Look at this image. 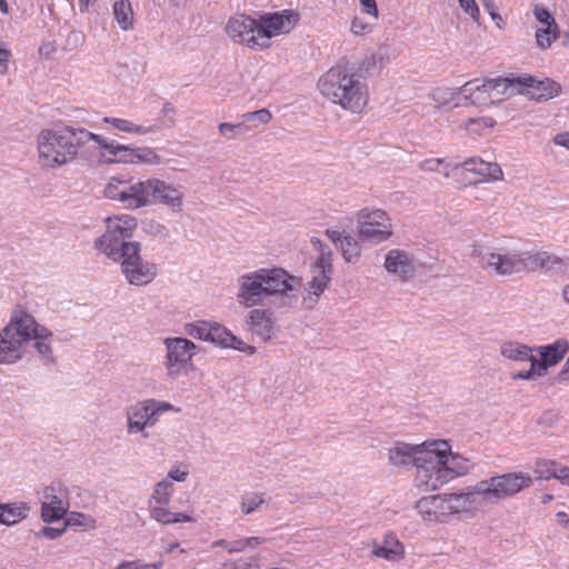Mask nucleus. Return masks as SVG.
<instances>
[{
    "instance_id": "nucleus-1",
    "label": "nucleus",
    "mask_w": 569,
    "mask_h": 569,
    "mask_svg": "<svg viewBox=\"0 0 569 569\" xmlns=\"http://www.w3.org/2000/svg\"><path fill=\"white\" fill-rule=\"evenodd\" d=\"M104 233L96 240V248L109 259L120 262L121 272L131 286H147L157 274L154 262L141 257V244L132 241L138 221L131 214L109 217Z\"/></svg>"
},
{
    "instance_id": "nucleus-2",
    "label": "nucleus",
    "mask_w": 569,
    "mask_h": 569,
    "mask_svg": "<svg viewBox=\"0 0 569 569\" xmlns=\"http://www.w3.org/2000/svg\"><path fill=\"white\" fill-rule=\"evenodd\" d=\"M300 279L280 267L260 268L237 279V302L243 308L263 306L290 307L298 300Z\"/></svg>"
},
{
    "instance_id": "nucleus-3",
    "label": "nucleus",
    "mask_w": 569,
    "mask_h": 569,
    "mask_svg": "<svg viewBox=\"0 0 569 569\" xmlns=\"http://www.w3.org/2000/svg\"><path fill=\"white\" fill-rule=\"evenodd\" d=\"M320 93L332 103L351 113H360L369 100L368 84L348 68V59H340L318 80Z\"/></svg>"
},
{
    "instance_id": "nucleus-4",
    "label": "nucleus",
    "mask_w": 569,
    "mask_h": 569,
    "mask_svg": "<svg viewBox=\"0 0 569 569\" xmlns=\"http://www.w3.org/2000/svg\"><path fill=\"white\" fill-rule=\"evenodd\" d=\"M88 138L92 136L84 128L42 129L37 137L38 163L53 170L73 162Z\"/></svg>"
},
{
    "instance_id": "nucleus-5",
    "label": "nucleus",
    "mask_w": 569,
    "mask_h": 569,
    "mask_svg": "<svg viewBox=\"0 0 569 569\" xmlns=\"http://www.w3.org/2000/svg\"><path fill=\"white\" fill-rule=\"evenodd\" d=\"M533 485L532 477L522 471L496 473L478 481L479 493L487 506H497L500 502L516 497Z\"/></svg>"
},
{
    "instance_id": "nucleus-6",
    "label": "nucleus",
    "mask_w": 569,
    "mask_h": 569,
    "mask_svg": "<svg viewBox=\"0 0 569 569\" xmlns=\"http://www.w3.org/2000/svg\"><path fill=\"white\" fill-rule=\"evenodd\" d=\"M33 325V316L18 310L16 311L8 325L0 330V365L16 363L22 359L24 355V343L30 341L31 329Z\"/></svg>"
},
{
    "instance_id": "nucleus-7",
    "label": "nucleus",
    "mask_w": 569,
    "mask_h": 569,
    "mask_svg": "<svg viewBox=\"0 0 569 569\" xmlns=\"http://www.w3.org/2000/svg\"><path fill=\"white\" fill-rule=\"evenodd\" d=\"M180 410V408L167 401L153 398L140 400L126 409L127 433H141L143 438H148L149 435L146 432V429L154 427L159 421L160 415L168 411L178 413Z\"/></svg>"
},
{
    "instance_id": "nucleus-8",
    "label": "nucleus",
    "mask_w": 569,
    "mask_h": 569,
    "mask_svg": "<svg viewBox=\"0 0 569 569\" xmlns=\"http://www.w3.org/2000/svg\"><path fill=\"white\" fill-rule=\"evenodd\" d=\"M149 183L150 179L136 181L113 177L104 188V196L126 209H139L149 204Z\"/></svg>"
},
{
    "instance_id": "nucleus-9",
    "label": "nucleus",
    "mask_w": 569,
    "mask_h": 569,
    "mask_svg": "<svg viewBox=\"0 0 569 569\" xmlns=\"http://www.w3.org/2000/svg\"><path fill=\"white\" fill-rule=\"evenodd\" d=\"M313 243L318 246L319 254L316 261L310 266L312 277L305 287L307 296L303 298V303L308 308H312L318 302L320 296L328 288L333 274L332 252L330 248L320 240Z\"/></svg>"
},
{
    "instance_id": "nucleus-10",
    "label": "nucleus",
    "mask_w": 569,
    "mask_h": 569,
    "mask_svg": "<svg viewBox=\"0 0 569 569\" xmlns=\"http://www.w3.org/2000/svg\"><path fill=\"white\" fill-rule=\"evenodd\" d=\"M471 256L482 269L496 276L520 273V251H496L490 247L473 244Z\"/></svg>"
},
{
    "instance_id": "nucleus-11",
    "label": "nucleus",
    "mask_w": 569,
    "mask_h": 569,
    "mask_svg": "<svg viewBox=\"0 0 569 569\" xmlns=\"http://www.w3.org/2000/svg\"><path fill=\"white\" fill-rule=\"evenodd\" d=\"M357 220L359 237L363 241L378 244L393 234L391 218L381 209H361Z\"/></svg>"
},
{
    "instance_id": "nucleus-12",
    "label": "nucleus",
    "mask_w": 569,
    "mask_h": 569,
    "mask_svg": "<svg viewBox=\"0 0 569 569\" xmlns=\"http://www.w3.org/2000/svg\"><path fill=\"white\" fill-rule=\"evenodd\" d=\"M436 450L430 447V442L425 445V452L419 457L417 465L415 483L425 491L437 490L449 482L448 472L443 469L441 460L436 457Z\"/></svg>"
},
{
    "instance_id": "nucleus-13",
    "label": "nucleus",
    "mask_w": 569,
    "mask_h": 569,
    "mask_svg": "<svg viewBox=\"0 0 569 569\" xmlns=\"http://www.w3.org/2000/svg\"><path fill=\"white\" fill-rule=\"evenodd\" d=\"M167 350L164 367L167 375L176 379L191 363L192 357L197 353V346L187 338H166Z\"/></svg>"
},
{
    "instance_id": "nucleus-14",
    "label": "nucleus",
    "mask_w": 569,
    "mask_h": 569,
    "mask_svg": "<svg viewBox=\"0 0 569 569\" xmlns=\"http://www.w3.org/2000/svg\"><path fill=\"white\" fill-rule=\"evenodd\" d=\"M299 21V14L292 10L264 12L259 14V37L263 50L271 46L270 39L290 32Z\"/></svg>"
},
{
    "instance_id": "nucleus-15",
    "label": "nucleus",
    "mask_w": 569,
    "mask_h": 569,
    "mask_svg": "<svg viewBox=\"0 0 569 569\" xmlns=\"http://www.w3.org/2000/svg\"><path fill=\"white\" fill-rule=\"evenodd\" d=\"M69 490L59 480L43 488L41 496V518L44 522L61 520L69 509Z\"/></svg>"
},
{
    "instance_id": "nucleus-16",
    "label": "nucleus",
    "mask_w": 569,
    "mask_h": 569,
    "mask_svg": "<svg viewBox=\"0 0 569 569\" xmlns=\"http://www.w3.org/2000/svg\"><path fill=\"white\" fill-rule=\"evenodd\" d=\"M226 33L238 44L247 46L253 50H263L260 43L259 22L244 13L230 17L226 24Z\"/></svg>"
},
{
    "instance_id": "nucleus-17",
    "label": "nucleus",
    "mask_w": 569,
    "mask_h": 569,
    "mask_svg": "<svg viewBox=\"0 0 569 569\" xmlns=\"http://www.w3.org/2000/svg\"><path fill=\"white\" fill-rule=\"evenodd\" d=\"M430 447L436 450V457L441 460L443 469L448 472L447 478L449 481L467 475L473 467L469 459L458 453H452L451 446L446 440L430 441Z\"/></svg>"
},
{
    "instance_id": "nucleus-18",
    "label": "nucleus",
    "mask_w": 569,
    "mask_h": 569,
    "mask_svg": "<svg viewBox=\"0 0 569 569\" xmlns=\"http://www.w3.org/2000/svg\"><path fill=\"white\" fill-rule=\"evenodd\" d=\"M449 509V516L456 513H466L473 516L482 508L487 507L482 495L479 493L478 482L468 486L459 492L446 493Z\"/></svg>"
},
{
    "instance_id": "nucleus-19",
    "label": "nucleus",
    "mask_w": 569,
    "mask_h": 569,
    "mask_svg": "<svg viewBox=\"0 0 569 569\" xmlns=\"http://www.w3.org/2000/svg\"><path fill=\"white\" fill-rule=\"evenodd\" d=\"M148 193L149 204H164L173 212H180L182 210L183 192L173 184L157 178H150Z\"/></svg>"
},
{
    "instance_id": "nucleus-20",
    "label": "nucleus",
    "mask_w": 569,
    "mask_h": 569,
    "mask_svg": "<svg viewBox=\"0 0 569 569\" xmlns=\"http://www.w3.org/2000/svg\"><path fill=\"white\" fill-rule=\"evenodd\" d=\"M383 267L389 274L397 276L402 282L413 278L417 272L415 254L402 249L389 250Z\"/></svg>"
},
{
    "instance_id": "nucleus-21",
    "label": "nucleus",
    "mask_w": 569,
    "mask_h": 569,
    "mask_svg": "<svg viewBox=\"0 0 569 569\" xmlns=\"http://www.w3.org/2000/svg\"><path fill=\"white\" fill-rule=\"evenodd\" d=\"M246 323L249 331L261 342H268L274 337L276 319L270 309L251 308Z\"/></svg>"
},
{
    "instance_id": "nucleus-22",
    "label": "nucleus",
    "mask_w": 569,
    "mask_h": 569,
    "mask_svg": "<svg viewBox=\"0 0 569 569\" xmlns=\"http://www.w3.org/2000/svg\"><path fill=\"white\" fill-rule=\"evenodd\" d=\"M415 508L426 522L441 523L449 518L450 507L446 493L422 497L416 502Z\"/></svg>"
},
{
    "instance_id": "nucleus-23",
    "label": "nucleus",
    "mask_w": 569,
    "mask_h": 569,
    "mask_svg": "<svg viewBox=\"0 0 569 569\" xmlns=\"http://www.w3.org/2000/svg\"><path fill=\"white\" fill-rule=\"evenodd\" d=\"M488 84V79H472L458 88V93L461 94L459 101L455 102V107L459 106H488L492 103L491 92L489 88L482 87Z\"/></svg>"
},
{
    "instance_id": "nucleus-24",
    "label": "nucleus",
    "mask_w": 569,
    "mask_h": 569,
    "mask_svg": "<svg viewBox=\"0 0 569 569\" xmlns=\"http://www.w3.org/2000/svg\"><path fill=\"white\" fill-rule=\"evenodd\" d=\"M408 445L406 442H396L395 446L388 450L389 463L397 468H408L420 462L419 457L425 452V445Z\"/></svg>"
},
{
    "instance_id": "nucleus-25",
    "label": "nucleus",
    "mask_w": 569,
    "mask_h": 569,
    "mask_svg": "<svg viewBox=\"0 0 569 569\" xmlns=\"http://www.w3.org/2000/svg\"><path fill=\"white\" fill-rule=\"evenodd\" d=\"M460 168L479 176V179L476 182L499 181L503 178L502 169L498 163L487 162L478 157L466 159L463 162L455 163L452 167L453 170H458Z\"/></svg>"
},
{
    "instance_id": "nucleus-26",
    "label": "nucleus",
    "mask_w": 569,
    "mask_h": 569,
    "mask_svg": "<svg viewBox=\"0 0 569 569\" xmlns=\"http://www.w3.org/2000/svg\"><path fill=\"white\" fill-rule=\"evenodd\" d=\"M30 327L31 329L28 330L30 333V340H34L33 347L38 352L42 365L54 366L57 363V359L53 356V350L50 343V339L53 333L47 327L39 325L34 318L33 325Z\"/></svg>"
},
{
    "instance_id": "nucleus-27",
    "label": "nucleus",
    "mask_w": 569,
    "mask_h": 569,
    "mask_svg": "<svg viewBox=\"0 0 569 569\" xmlns=\"http://www.w3.org/2000/svg\"><path fill=\"white\" fill-rule=\"evenodd\" d=\"M371 556L389 562H398L405 559L406 550L397 535L393 531H387L381 543L373 542Z\"/></svg>"
},
{
    "instance_id": "nucleus-28",
    "label": "nucleus",
    "mask_w": 569,
    "mask_h": 569,
    "mask_svg": "<svg viewBox=\"0 0 569 569\" xmlns=\"http://www.w3.org/2000/svg\"><path fill=\"white\" fill-rule=\"evenodd\" d=\"M522 89H531L538 100H549L560 94L561 86L552 79L537 80L531 76L521 77Z\"/></svg>"
},
{
    "instance_id": "nucleus-29",
    "label": "nucleus",
    "mask_w": 569,
    "mask_h": 569,
    "mask_svg": "<svg viewBox=\"0 0 569 569\" xmlns=\"http://www.w3.org/2000/svg\"><path fill=\"white\" fill-rule=\"evenodd\" d=\"M209 341L220 346L222 348H233L240 351H247L252 355L256 351V348L252 346L246 345L242 340L238 339L234 335H232L226 327L218 322H211Z\"/></svg>"
},
{
    "instance_id": "nucleus-30",
    "label": "nucleus",
    "mask_w": 569,
    "mask_h": 569,
    "mask_svg": "<svg viewBox=\"0 0 569 569\" xmlns=\"http://www.w3.org/2000/svg\"><path fill=\"white\" fill-rule=\"evenodd\" d=\"M486 87V84L483 86ZM487 88L491 92L492 103L500 101L503 97L509 98L522 92L521 77L517 78H493L488 79Z\"/></svg>"
},
{
    "instance_id": "nucleus-31",
    "label": "nucleus",
    "mask_w": 569,
    "mask_h": 569,
    "mask_svg": "<svg viewBox=\"0 0 569 569\" xmlns=\"http://www.w3.org/2000/svg\"><path fill=\"white\" fill-rule=\"evenodd\" d=\"M537 351L540 357H542V363L555 366L560 362L569 351V341L566 338H559L552 343L539 346Z\"/></svg>"
},
{
    "instance_id": "nucleus-32",
    "label": "nucleus",
    "mask_w": 569,
    "mask_h": 569,
    "mask_svg": "<svg viewBox=\"0 0 569 569\" xmlns=\"http://www.w3.org/2000/svg\"><path fill=\"white\" fill-rule=\"evenodd\" d=\"M168 505L149 507L150 518L161 525H174L180 522H194V519L186 512H173L167 508Z\"/></svg>"
},
{
    "instance_id": "nucleus-33",
    "label": "nucleus",
    "mask_w": 569,
    "mask_h": 569,
    "mask_svg": "<svg viewBox=\"0 0 569 569\" xmlns=\"http://www.w3.org/2000/svg\"><path fill=\"white\" fill-rule=\"evenodd\" d=\"M30 508L26 502L1 503L0 505V523L12 526L26 519Z\"/></svg>"
},
{
    "instance_id": "nucleus-34",
    "label": "nucleus",
    "mask_w": 569,
    "mask_h": 569,
    "mask_svg": "<svg viewBox=\"0 0 569 569\" xmlns=\"http://www.w3.org/2000/svg\"><path fill=\"white\" fill-rule=\"evenodd\" d=\"M381 57L375 52L365 54L359 61L350 62L348 60V68L356 74V77L362 81L373 74L378 69V63L381 61Z\"/></svg>"
},
{
    "instance_id": "nucleus-35",
    "label": "nucleus",
    "mask_w": 569,
    "mask_h": 569,
    "mask_svg": "<svg viewBox=\"0 0 569 569\" xmlns=\"http://www.w3.org/2000/svg\"><path fill=\"white\" fill-rule=\"evenodd\" d=\"M499 351L500 355L508 360L523 362L530 359L532 348L519 341L507 340L500 345Z\"/></svg>"
},
{
    "instance_id": "nucleus-36",
    "label": "nucleus",
    "mask_w": 569,
    "mask_h": 569,
    "mask_svg": "<svg viewBox=\"0 0 569 569\" xmlns=\"http://www.w3.org/2000/svg\"><path fill=\"white\" fill-rule=\"evenodd\" d=\"M103 122L112 126L113 128L118 129L122 132L128 133H136V134H148L150 132H154L161 129V126L159 124H151V126H139L134 124L133 122L120 119V118H113V117H104Z\"/></svg>"
},
{
    "instance_id": "nucleus-37",
    "label": "nucleus",
    "mask_w": 569,
    "mask_h": 569,
    "mask_svg": "<svg viewBox=\"0 0 569 569\" xmlns=\"http://www.w3.org/2000/svg\"><path fill=\"white\" fill-rule=\"evenodd\" d=\"M113 16L123 31L133 27V10L129 0H118L113 3Z\"/></svg>"
},
{
    "instance_id": "nucleus-38",
    "label": "nucleus",
    "mask_w": 569,
    "mask_h": 569,
    "mask_svg": "<svg viewBox=\"0 0 569 569\" xmlns=\"http://www.w3.org/2000/svg\"><path fill=\"white\" fill-rule=\"evenodd\" d=\"M173 493V483L169 479L158 481L148 499V506L169 505Z\"/></svg>"
},
{
    "instance_id": "nucleus-39",
    "label": "nucleus",
    "mask_w": 569,
    "mask_h": 569,
    "mask_svg": "<svg viewBox=\"0 0 569 569\" xmlns=\"http://www.w3.org/2000/svg\"><path fill=\"white\" fill-rule=\"evenodd\" d=\"M545 273L567 274L569 273V257H559L548 251H543Z\"/></svg>"
},
{
    "instance_id": "nucleus-40",
    "label": "nucleus",
    "mask_w": 569,
    "mask_h": 569,
    "mask_svg": "<svg viewBox=\"0 0 569 569\" xmlns=\"http://www.w3.org/2000/svg\"><path fill=\"white\" fill-rule=\"evenodd\" d=\"M520 273L542 271L543 250L542 251H520Z\"/></svg>"
},
{
    "instance_id": "nucleus-41",
    "label": "nucleus",
    "mask_w": 569,
    "mask_h": 569,
    "mask_svg": "<svg viewBox=\"0 0 569 569\" xmlns=\"http://www.w3.org/2000/svg\"><path fill=\"white\" fill-rule=\"evenodd\" d=\"M92 138H88V142L93 141L100 148V154L107 162H116L118 148L120 143L114 140H108L100 134L91 132Z\"/></svg>"
},
{
    "instance_id": "nucleus-42",
    "label": "nucleus",
    "mask_w": 569,
    "mask_h": 569,
    "mask_svg": "<svg viewBox=\"0 0 569 569\" xmlns=\"http://www.w3.org/2000/svg\"><path fill=\"white\" fill-rule=\"evenodd\" d=\"M560 37L559 26L551 27H538L535 32V39L537 47L541 50H547L551 44Z\"/></svg>"
},
{
    "instance_id": "nucleus-43",
    "label": "nucleus",
    "mask_w": 569,
    "mask_h": 569,
    "mask_svg": "<svg viewBox=\"0 0 569 569\" xmlns=\"http://www.w3.org/2000/svg\"><path fill=\"white\" fill-rule=\"evenodd\" d=\"M130 163L159 164L161 157L150 147H132Z\"/></svg>"
},
{
    "instance_id": "nucleus-44",
    "label": "nucleus",
    "mask_w": 569,
    "mask_h": 569,
    "mask_svg": "<svg viewBox=\"0 0 569 569\" xmlns=\"http://www.w3.org/2000/svg\"><path fill=\"white\" fill-rule=\"evenodd\" d=\"M418 168L425 172H440L443 177L449 178L453 170L451 163L446 162L443 158H428L420 161Z\"/></svg>"
},
{
    "instance_id": "nucleus-45",
    "label": "nucleus",
    "mask_w": 569,
    "mask_h": 569,
    "mask_svg": "<svg viewBox=\"0 0 569 569\" xmlns=\"http://www.w3.org/2000/svg\"><path fill=\"white\" fill-rule=\"evenodd\" d=\"M257 128V124H244L242 120L238 123L221 122L218 126L219 133L228 140L238 138L248 131Z\"/></svg>"
},
{
    "instance_id": "nucleus-46",
    "label": "nucleus",
    "mask_w": 569,
    "mask_h": 569,
    "mask_svg": "<svg viewBox=\"0 0 569 569\" xmlns=\"http://www.w3.org/2000/svg\"><path fill=\"white\" fill-rule=\"evenodd\" d=\"M557 461L539 458L535 462L533 473L539 480H550L556 476Z\"/></svg>"
},
{
    "instance_id": "nucleus-47",
    "label": "nucleus",
    "mask_w": 569,
    "mask_h": 569,
    "mask_svg": "<svg viewBox=\"0 0 569 569\" xmlns=\"http://www.w3.org/2000/svg\"><path fill=\"white\" fill-rule=\"evenodd\" d=\"M342 256L347 262H355L359 259L361 249L358 241L350 234H347L340 243Z\"/></svg>"
},
{
    "instance_id": "nucleus-48",
    "label": "nucleus",
    "mask_w": 569,
    "mask_h": 569,
    "mask_svg": "<svg viewBox=\"0 0 569 569\" xmlns=\"http://www.w3.org/2000/svg\"><path fill=\"white\" fill-rule=\"evenodd\" d=\"M264 502L263 493L247 492L241 497L240 508L243 515H250L258 510Z\"/></svg>"
},
{
    "instance_id": "nucleus-49",
    "label": "nucleus",
    "mask_w": 569,
    "mask_h": 569,
    "mask_svg": "<svg viewBox=\"0 0 569 569\" xmlns=\"http://www.w3.org/2000/svg\"><path fill=\"white\" fill-rule=\"evenodd\" d=\"M496 126V120L491 117H478V118H468L463 122V128L472 133L480 134L485 129L493 128Z\"/></svg>"
},
{
    "instance_id": "nucleus-50",
    "label": "nucleus",
    "mask_w": 569,
    "mask_h": 569,
    "mask_svg": "<svg viewBox=\"0 0 569 569\" xmlns=\"http://www.w3.org/2000/svg\"><path fill=\"white\" fill-rule=\"evenodd\" d=\"M431 98L438 106H445L455 100L459 101V98H461V94L458 93V88L457 89L436 88L431 92Z\"/></svg>"
},
{
    "instance_id": "nucleus-51",
    "label": "nucleus",
    "mask_w": 569,
    "mask_h": 569,
    "mask_svg": "<svg viewBox=\"0 0 569 569\" xmlns=\"http://www.w3.org/2000/svg\"><path fill=\"white\" fill-rule=\"evenodd\" d=\"M272 119V114L269 109L262 108L256 111L246 112L241 116L242 122L244 124H266L270 122Z\"/></svg>"
},
{
    "instance_id": "nucleus-52",
    "label": "nucleus",
    "mask_w": 569,
    "mask_h": 569,
    "mask_svg": "<svg viewBox=\"0 0 569 569\" xmlns=\"http://www.w3.org/2000/svg\"><path fill=\"white\" fill-rule=\"evenodd\" d=\"M211 329V322L210 321H197L194 323H189L187 326V332L189 336L203 340L209 341L210 337V330Z\"/></svg>"
},
{
    "instance_id": "nucleus-53",
    "label": "nucleus",
    "mask_w": 569,
    "mask_h": 569,
    "mask_svg": "<svg viewBox=\"0 0 569 569\" xmlns=\"http://www.w3.org/2000/svg\"><path fill=\"white\" fill-rule=\"evenodd\" d=\"M533 17L536 21L539 23V27H551L555 28L558 26L556 19L550 13V11L543 7L535 6L532 9Z\"/></svg>"
},
{
    "instance_id": "nucleus-54",
    "label": "nucleus",
    "mask_w": 569,
    "mask_h": 569,
    "mask_svg": "<svg viewBox=\"0 0 569 569\" xmlns=\"http://www.w3.org/2000/svg\"><path fill=\"white\" fill-rule=\"evenodd\" d=\"M69 523L88 529H94L97 526V521L93 517L81 512H72L69 518Z\"/></svg>"
},
{
    "instance_id": "nucleus-55",
    "label": "nucleus",
    "mask_w": 569,
    "mask_h": 569,
    "mask_svg": "<svg viewBox=\"0 0 569 569\" xmlns=\"http://www.w3.org/2000/svg\"><path fill=\"white\" fill-rule=\"evenodd\" d=\"M161 114L166 118V121H161L158 124L161 126V129L163 127H174L176 124V114L177 110L176 107L171 102H164L161 108Z\"/></svg>"
},
{
    "instance_id": "nucleus-56",
    "label": "nucleus",
    "mask_w": 569,
    "mask_h": 569,
    "mask_svg": "<svg viewBox=\"0 0 569 569\" xmlns=\"http://www.w3.org/2000/svg\"><path fill=\"white\" fill-rule=\"evenodd\" d=\"M162 561L153 563H140L139 561H121L114 569H160Z\"/></svg>"
},
{
    "instance_id": "nucleus-57",
    "label": "nucleus",
    "mask_w": 569,
    "mask_h": 569,
    "mask_svg": "<svg viewBox=\"0 0 569 569\" xmlns=\"http://www.w3.org/2000/svg\"><path fill=\"white\" fill-rule=\"evenodd\" d=\"M189 471L187 468L182 469L181 465H176L170 468L166 479H169L172 483L173 481L182 482L187 479Z\"/></svg>"
},
{
    "instance_id": "nucleus-58",
    "label": "nucleus",
    "mask_w": 569,
    "mask_h": 569,
    "mask_svg": "<svg viewBox=\"0 0 569 569\" xmlns=\"http://www.w3.org/2000/svg\"><path fill=\"white\" fill-rule=\"evenodd\" d=\"M459 4L471 19L479 21L480 11L475 0H459Z\"/></svg>"
},
{
    "instance_id": "nucleus-59",
    "label": "nucleus",
    "mask_w": 569,
    "mask_h": 569,
    "mask_svg": "<svg viewBox=\"0 0 569 569\" xmlns=\"http://www.w3.org/2000/svg\"><path fill=\"white\" fill-rule=\"evenodd\" d=\"M351 32L356 36H365L371 31V27L366 23L361 18L356 17L351 21Z\"/></svg>"
},
{
    "instance_id": "nucleus-60",
    "label": "nucleus",
    "mask_w": 569,
    "mask_h": 569,
    "mask_svg": "<svg viewBox=\"0 0 569 569\" xmlns=\"http://www.w3.org/2000/svg\"><path fill=\"white\" fill-rule=\"evenodd\" d=\"M483 8L490 14L496 24L501 28L500 22H503L502 17L497 12V6L493 0H481Z\"/></svg>"
},
{
    "instance_id": "nucleus-61",
    "label": "nucleus",
    "mask_w": 569,
    "mask_h": 569,
    "mask_svg": "<svg viewBox=\"0 0 569 569\" xmlns=\"http://www.w3.org/2000/svg\"><path fill=\"white\" fill-rule=\"evenodd\" d=\"M66 530V527L62 528H53L49 526H44L41 528V530L38 532V537H44L49 540H54L59 538Z\"/></svg>"
},
{
    "instance_id": "nucleus-62",
    "label": "nucleus",
    "mask_w": 569,
    "mask_h": 569,
    "mask_svg": "<svg viewBox=\"0 0 569 569\" xmlns=\"http://www.w3.org/2000/svg\"><path fill=\"white\" fill-rule=\"evenodd\" d=\"M530 368L533 369L535 375L542 376L549 367H551L549 363H542V357L540 359H537L532 352L530 353Z\"/></svg>"
},
{
    "instance_id": "nucleus-63",
    "label": "nucleus",
    "mask_w": 569,
    "mask_h": 569,
    "mask_svg": "<svg viewBox=\"0 0 569 569\" xmlns=\"http://www.w3.org/2000/svg\"><path fill=\"white\" fill-rule=\"evenodd\" d=\"M556 470V476L552 479H557L561 485L569 487V467L557 461Z\"/></svg>"
},
{
    "instance_id": "nucleus-64",
    "label": "nucleus",
    "mask_w": 569,
    "mask_h": 569,
    "mask_svg": "<svg viewBox=\"0 0 569 569\" xmlns=\"http://www.w3.org/2000/svg\"><path fill=\"white\" fill-rule=\"evenodd\" d=\"M131 150L132 147L120 144V148H118L116 162L130 163V161H132Z\"/></svg>"
}]
</instances>
